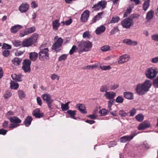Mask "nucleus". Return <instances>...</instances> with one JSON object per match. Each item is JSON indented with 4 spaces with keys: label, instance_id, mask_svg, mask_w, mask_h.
<instances>
[{
    "label": "nucleus",
    "instance_id": "obj_9",
    "mask_svg": "<svg viewBox=\"0 0 158 158\" xmlns=\"http://www.w3.org/2000/svg\"><path fill=\"white\" fill-rule=\"evenodd\" d=\"M106 1H102L99 2L97 4L94 5L93 7L95 8L96 10H98L100 9H102V10L106 7Z\"/></svg>",
    "mask_w": 158,
    "mask_h": 158
},
{
    "label": "nucleus",
    "instance_id": "obj_35",
    "mask_svg": "<svg viewBox=\"0 0 158 158\" xmlns=\"http://www.w3.org/2000/svg\"><path fill=\"white\" fill-rule=\"evenodd\" d=\"M115 100H109L107 102L108 105V111H110L111 110V106L114 103Z\"/></svg>",
    "mask_w": 158,
    "mask_h": 158
},
{
    "label": "nucleus",
    "instance_id": "obj_47",
    "mask_svg": "<svg viewBox=\"0 0 158 158\" xmlns=\"http://www.w3.org/2000/svg\"><path fill=\"white\" fill-rule=\"evenodd\" d=\"M68 55L67 54H63L60 56L58 58V60L59 61H61L65 60L67 57Z\"/></svg>",
    "mask_w": 158,
    "mask_h": 158
},
{
    "label": "nucleus",
    "instance_id": "obj_21",
    "mask_svg": "<svg viewBox=\"0 0 158 158\" xmlns=\"http://www.w3.org/2000/svg\"><path fill=\"white\" fill-rule=\"evenodd\" d=\"M22 28L23 26L21 25H15L11 27L10 29L12 33H16L19 30H20V29H22Z\"/></svg>",
    "mask_w": 158,
    "mask_h": 158
},
{
    "label": "nucleus",
    "instance_id": "obj_12",
    "mask_svg": "<svg viewBox=\"0 0 158 158\" xmlns=\"http://www.w3.org/2000/svg\"><path fill=\"white\" fill-rule=\"evenodd\" d=\"M129 59V56L127 54H124L120 56L119 58L118 63L123 64L128 61Z\"/></svg>",
    "mask_w": 158,
    "mask_h": 158
},
{
    "label": "nucleus",
    "instance_id": "obj_57",
    "mask_svg": "<svg viewBox=\"0 0 158 158\" xmlns=\"http://www.w3.org/2000/svg\"><path fill=\"white\" fill-rule=\"evenodd\" d=\"M152 39L155 41L158 42V34H155L152 36Z\"/></svg>",
    "mask_w": 158,
    "mask_h": 158
},
{
    "label": "nucleus",
    "instance_id": "obj_17",
    "mask_svg": "<svg viewBox=\"0 0 158 158\" xmlns=\"http://www.w3.org/2000/svg\"><path fill=\"white\" fill-rule=\"evenodd\" d=\"M106 29V27L104 25H102L98 27L95 30V32L97 35H100L104 32Z\"/></svg>",
    "mask_w": 158,
    "mask_h": 158
},
{
    "label": "nucleus",
    "instance_id": "obj_30",
    "mask_svg": "<svg viewBox=\"0 0 158 158\" xmlns=\"http://www.w3.org/2000/svg\"><path fill=\"white\" fill-rule=\"evenodd\" d=\"M59 20H56L53 21L52 23L53 28L55 30H57L59 27L60 24Z\"/></svg>",
    "mask_w": 158,
    "mask_h": 158
},
{
    "label": "nucleus",
    "instance_id": "obj_43",
    "mask_svg": "<svg viewBox=\"0 0 158 158\" xmlns=\"http://www.w3.org/2000/svg\"><path fill=\"white\" fill-rule=\"evenodd\" d=\"M13 45L15 47H19L22 45V43L21 41L19 40H14L13 41Z\"/></svg>",
    "mask_w": 158,
    "mask_h": 158
},
{
    "label": "nucleus",
    "instance_id": "obj_8",
    "mask_svg": "<svg viewBox=\"0 0 158 158\" xmlns=\"http://www.w3.org/2000/svg\"><path fill=\"white\" fill-rule=\"evenodd\" d=\"M133 22L132 19L129 18L123 19L121 22V24L124 28L129 29L133 25Z\"/></svg>",
    "mask_w": 158,
    "mask_h": 158
},
{
    "label": "nucleus",
    "instance_id": "obj_13",
    "mask_svg": "<svg viewBox=\"0 0 158 158\" xmlns=\"http://www.w3.org/2000/svg\"><path fill=\"white\" fill-rule=\"evenodd\" d=\"M123 43L130 46H136L138 43L137 41H134L130 39H126L123 41Z\"/></svg>",
    "mask_w": 158,
    "mask_h": 158
},
{
    "label": "nucleus",
    "instance_id": "obj_2",
    "mask_svg": "<svg viewBox=\"0 0 158 158\" xmlns=\"http://www.w3.org/2000/svg\"><path fill=\"white\" fill-rule=\"evenodd\" d=\"M78 52L81 53L83 52H87L90 50L92 46L91 42L89 41H81L78 43Z\"/></svg>",
    "mask_w": 158,
    "mask_h": 158
},
{
    "label": "nucleus",
    "instance_id": "obj_64",
    "mask_svg": "<svg viewBox=\"0 0 158 158\" xmlns=\"http://www.w3.org/2000/svg\"><path fill=\"white\" fill-rule=\"evenodd\" d=\"M14 112L10 111L6 113V117L9 118V117L11 116L14 115Z\"/></svg>",
    "mask_w": 158,
    "mask_h": 158
},
{
    "label": "nucleus",
    "instance_id": "obj_58",
    "mask_svg": "<svg viewBox=\"0 0 158 158\" xmlns=\"http://www.w3.org/2000/svg\"><path fill=\"white\" fill-rule=\"evenodd\" d=\"M130 116H133L135 115L136 113V110L135 108H133L130 111Z\"/></svg>",
    "mask_w": 158,
    "mask_h": 158
},
{
    "label": "nucleus",
    "instance_id": "obj_60",
    "mask_svg": "<svg viewBox=\"0 0 158 158\" xmlns=\"http://www.w3.org/2000/svg\"><path fill=\"white\" fill-rule=\"evenodd\" d=\"M131 8L128 9L127 11L125 12L124 15V17H125L129 15L131 12Z\"/></svg>",
    "mask_w": 158,
    "mask_h": 158
},
{
    "label": "nucleus",
    "instance_id": "obj_26",
    "mask_svg": "<svg viewBox=\"0 0 158 158\" xmlns=\"http://www.w3.org/2000/svg\"><path fill=\"white\" fill-rule=\"evenodd\" d=\"M22 59L18 57H15L12 60V62L15 65L19 66L20 65Z\"/></svg>",
    "mask_w": 158,
    "mask_h": 158
},
{
    "label": "nucleus",
    "instance_id": "obj_4",
    "mask_svg": "<svg viewBox=\"0 0 158 158\" xmlns=\"http://www.w3.org/2000/svg\"><path fill=\"white\" fill-rule=\"evenodd\" d=\"M42 46L40 47V51L39 52V59L41 61L48 60L49 58L48 49L47 48L43 49Z\"/></svg>",
    "mask_w": 158,
    "mask_h": 158
},
{
    "label": "nucleus",
    "instance_id": "obj_15",
    "mask_svg": "<svg viewBox=\"0 0 158 158\" xmlns=\"http://www.w3.org/2000/svg\"><path fill=\"white\" fill-rule=\"evenodd\" d=\"M29 5L27 3H22L19 6V10L21 13L26 12L28 10Z\"/></svg>",
    "mask_w": 158,
    "mask_h": 158
},
{
    "label": "nucleus",
    "instance_id": "obj_50",
    "mask_svg": "<svg viewBox=\"0 0 158 158\" xmlns=\"http://www.w3.org/2000/svg\"><path fill=\"white\" fill-rule=\"evenodd\" d=\"M110 49V46L109 45H105L101 47V50L103 52L106 51Z\"/></svg>",
    "mask_w": 158,
    "mask_h": 158
},
{
    "label": "nucleus",
    "instance_id": "obj_53",
    "mask_svg": "<svg viewBox=\"0 0 158 158\" xmlns=\"http://www.w3.org/2000/svg\"><path fill=\"white\" fill-rule=\"evenodd\" d=\"M118 85L117 84H114L110 85V89L114 90L118 88Z\"/></svg>",
    "mask_w": 158,
    "mask_h": 158
},
{
    "label": "nucleus",
    "instance_id": "obj_42",
    "mask_svg": "<svg viewBox=\"0 0 158 158\" xmlns=\"http://www.w3.org/2000/svg\"><path fill=\"white\" fill-rule=\"evenodd\" d=\"M2 48L3 49H6V50H9L11 48V45L8 44L6 43L3 44Z\"/></svg>",
    "mask_w": 158,
    "mask_h": 158
},
{
    "label": "nucleus",
    "instance_id": "obj_28",
    "mask_svg": "<svg viewBox=\"0 0 158 158\" xmlns=\"http://www.w3.org/2000/svg\"><path fill=\"white\" fill-rule=\"evenodd\" d=\"M32 120V118L31 117L28 116L25 119L24 123L26 126H29L31 124V122Z\"/></svg>",
    "mask_w": 158,
    "mask_h": 158
},
{
    "label": "nucleus",
    "instance_id": "obj_40",
    "mask_svg": "<svg viewBox=\"0 0 158 158\" xmlns=\"http://www.w3.org/2000/svg\"><path fill=\"white\" fill-rule=\"evenodd\" d=\"M135 118L138 121L141 122L144 119V116L142 114H139L136 116Z\"/></svg>",
    "mask_w": 158,
    "mask_h": 158
},
{
    "label": "nucleus",
    "instance_id": "obj_24",
    "mask_svg": "<svg viewBox=\"0 0 158 158\" xmlns=\"http://www.w3.org/2000/svg\"><path fill=\"white\" fill-rule=\"evenodd\" d=\"M10 122L15 124L20 123L21 122V120L17 117L15 116L10 118H9Z\"/></svg>",
    "mask_w": 158,
    "mask_h": 158
},
{
    "label": "nucleus",
    "instance_id": "obj_20",
    "mask_svg": "<svg viewBox=\"0 0 158 158\" xmlns=\"http://www.w3.org/2000/svg\"><path fill=\"white\" fill-rule=\"evenodd\" d=\"M76 106L82 113L86 114L87 113L86 107L84 105L81 104H78L76 105Z\"/></svg>",
    "mask_w": 158,
    "mask_h": 158
},
{
    "label": "nucleus",
    "instance_id": "obj_45",
    "mask_svg": "<svg viewBox=\"0 0 158 158\" xmlns=\"http://www.w3.org/2000/svg\"><path fill=\"white\" fill-rule=\"evenodd\" d=\"M108 111V110H106L105 109H102L100 110L99 112V113L101 115L105 116L107 114Z\"/></svg>",
    "mask_w": 158,
    "mask_h": 158
},
{
    "label": "nucleus",
    "instance_id": "obj_10",
    "mask_svg": "<svg viewBox=\"0 0 158 158\" xmlns=\"http://www.w3.org/2000/svg\"><path fill=\"white\" fill-rule=\"evenodd\" d=\"M104 95L106 99L109 100H115L114 98L116 95V93L113 92L109 91L106 92Z\"/></svg>",
    "mask_w": 158,
    "mask_h": 158
},
{
    "label": "nucleus",
    "instance_id": "obj_54",
    "mask_svg": "<svg viewBox=\"0 0 158 158\" xmlns=\"http://www.w3.org/2000/svg\"><path fill=\"white\" fill-rule=\"evenodd\" d=\"M153 85L155 87L158 88V76L154 80Z\"/></svg>",
    "mask_w": 158,
    "mask_h": 158
},
{
    "label": "nucleus",
    "instance_id": "obj_14",
    "mask_svg": "<svg viewBox=\"0 0 158 158\" xmlns=\"http://www.w3.org/2000/svg\"><path fill=\"white\" fill-rule=\"evenodd\" d=\"M89 12L88 10H86L83 13L81 18V21L83 22H86L89 16Z\"/></svg>",
    "mask_w": 158,
    "mask_h": 158
},
{
    "label": "nucleus",
    "instance_id": "obj_36",
    "mask_svg": "<svg viewBox=\"0 0 158 158\" xmlns=\"http://www.w3.org/2000/svg\"><path fill=\"white\" fill-rule=\"evenodd\" d=\"M12 95V93L10 91L7 90L6 91L4 94V98L5 99H7L10 98Z\"/></svg>",
    "mask_w": 158,
    "mask_h": 158
},
{
    "label": "nucleus",
    "instance_id": "obj_5",
    "mask_svg": "<svg viewBox=\"0 0 158 158\" xmlns=\"http://www.w3.org/2000/svg\"><path fill=\"white\" fill-rule=\"evenodd\" d=\"M158 71L156 69L150 68L147 69L145 72L146 77L150 79H152L156 75Z\"/></svg>",
    "mask_w": 158,
    "mask_h": 158
},
{
    "label": "nucleus",
    "instance_id": "obj_38",
    "mask_svg": "<svg viewBox=\"0 0 158 158\" xmlns=\"http://www.w3.org/2000/svg\"><path fill=\"white\" fill-rule=\"evenodd\" d=\"M120 20L119 17L115 16L112 17V19L110 22V23H117Z\"/></svg>",
    "mask_w": 158,
    "mask_h": 158
},
{
    "label": "nucleus",
    "instance_id": "obj_52",
    "mask_svg": "<svg viewBox=\"0 0 158 158\" xmlns=\"http://www.w3.org/2000/svg\"><path fill=\"white\" fill-rule=\"evenodd\" d=\"M116 102L119 103H122L123 101V99L122 97L121 96H118L115 100Z\"/></svg>",
    "mask_w": 158,
    "mask_h": 158
},
{
    "label": "nucleus",
    "instance_id": "obj_22",
    "mask_svg": "<svg viewBox=\"0 0 158 158\" xmlns=\"http://www.w3.org/2000/svg\"><path fill=\"white\" fill-rule=\"evenodd\" d=\"M10 87L11 89L17 90L19 87V84L17 82L11 81L10 82Z\"/></svg>",
    "mask_w": 158,
    "mask_h": 158
},
{
    "label": "nucleus",
    "instance_id": "obj_27",
    "mask_svg": "<svg viewBox=\"0 0 158 158\" xmlns=\"http://www.w3.org/2000/svg\"><path fill=\"white\" fill-rule=\"evenodd\" d=\"M154 12L153 10H151L149 11L147 14L146 19L148 21H149L153 17Z\"/></svg>",
    "mask_w": 158,
    "mask_h": 158
},
{
    "label": "nucleus",
    "instance_id": "obj_56",
    "mask_svg": "<svg viewBox=\"0 0 158 158\" xmlns=\"http://www.w3.org/2000/svg\"><path fill=\"white\" fill-rule=\"evenodd\" d=\"M118 31V29L117 27H114L112 29L110 32V35L114 34L116 32Z\"/></svg>",
    "mask_w": 158,
    "mask_h": 158
},
{
    "label": "nucleus",
    "instance_id": "obj_41",
    "mask_svg": "<svg viewBox=\"0 0 158 158\" xmlns=\"http://www.w3.org/2000/svg\"><path fill=\"white\" fill-rule=\"evenodd\" d=\"M128 114V113H126L123 110H120L118 112V114L121 117H125Z\"/></svg>",
    "mask_w": 158,
    "mask_h": 158
},
{
    "label": "nucleus",
    "instance_id": "obj_59",
    "mask_svg": "<svg viewBox=\"0 0 158 158\" xmlns=\"http://www.w3.org/2000/svg\"><path fill=\"white\" fill-rule=\"evenodd\" d=\"M51 78L52 80H54L57 79V80H58L59 79V76L57 74H53L51 76Z\"/></svg>",
    "mask_w": 158,
    "mask_h": 158
},
{
    "label": "nucleus",
    "instance_id": "obj_48",
    "mask_svg": "<svg viewBox=\"0 0 158 158\" xmlns=\"http://www.w3.org/2000/svg\"><path fill=\"white\" fill-rule=\"evenodd\" d=\"M77 49V48L76 46L75 45H73L69 51V54L71 55H72L76 52V50Z\"/></svg>",
    "mask_w": 158,
    "mask_h": 158
},
{
    "label": "nucleus",
    "instance_id": "obj_19",
    "mask_svg": "<svg viewBox=\"0 0 158 158\" xmlns=\"http://www.w3.org/2000/svg\"><path fill=\"white\" fill-rule=\"evenodd\" d=\"M135 135L129 136H123L121 138L120 142L122 143H125L127 141H129L132 139Z\"/></svg>",
    "mask_w": 158,
    "mask_h": 158
},
{
    "label": "nucleus",
    "instance_id": "obj_51",
    "mask_svg": "<svg viewBox=\"0 0 158 158\" xmlns=\"http://www.w3.org/2000/svg\"><path fill=\"white\" fill-rule=\"evenodd\" d=\"M10 51L9 50H4L2 52V55L4 57H7L10 54Z\"/></svg>",
    "mask_w": 158,
    "mask_h": 158
},
{
    "label": "nucleus",
    "instance_id": "obj_33",
    "mask_svg": "<svg viewBox=\"0 0 158 158\" xmlns=\"http://www.w3.org/2000/svg\"><path fill=\"white\" fill-rule=\"evenodd\" d=\"M76 111L69 110L67 111V113L69 115V116L71 118L76 119L75 117V115L76 114Z\"/></svg>",
    "mask_w": 158,
    "mask_h": 158
},
{
    "label": "nucleus",
    "instance_id": "obj_29",
    "mask_svg": "<svg viewBox=\"0 0 158 158\" xmlns=\"http://www.w3.org/2000/svg\"><path fill=\"white\" fill-rule=\"evenodd\" d=\"M38 56V54L35 52H31L29 54V58L33 61L36 60Z\"/></svg>",
    "mask_w": 158,
    "mask_h": 158
},
{
    "label": "nucleus",
    "instance_id": "obj_34",
    "mask_svg": "<svg viewBox=\"0 0 158 158\" xmlns=\"http://www.w3.org/2000/svg\"><path fill=\"white\" fill-rule=\"evenodd\" d=\"M149 0H147L143 3V10L145 11L147 10L149 6Z\"/></svg>",
    "mask_w": 158,
    "mask_h": 158
},
{
    "label": "nucleus",
    "instance_id": "obj_1",
    "mask_svg": "<svg viewBox=\"0 0 158 158\" xmlns=\"http://www.w3.org/2000/svg\"><path fill=\"white\" fill-rule=\"evenodd\" d=\"M152 85V81L146 80L142 84H139L136 86V90L138 94L140 95L144 94L149 90Z\"/></svg>",
    "mask_w": 158,
    "mask_h": 158
},
{
    "label": "nucleus",
    "instance_id": "obj_49",
    "mask_svg": "<svg viewBox=\"0 0 158 158\" xmlns=\"http://www.w3.org/2000/svg\"><path fill=\"white\" fill-rule=\"evenodd\" d=\"M107 87L106 85H103L101 87L100 91L101 92H107Z\"/></svg>",
    "mask_w": 158,
    "mask_h": 158
},
{
    "label": "nucleus",
    "instance_id": "obj_46",
    "mask_svg": "<svg viewBox=\"0 0 158 158\" xmlns=\"http://www.w3.org/2000/svg\"><path fill=\"white\" fill-rule=\"evenodd\" d=\"M97 65L96 64L94 65H89L85 66L84 69L89 70H92L94 68L97 67Z\"/></svg>",
    "mask_w": 158,
    "mask_h": 158
},
{
    "label": "nucleus",
    "instance_id": "obj_61",
    "mask_svg": "<svg viewBox=\"0 0 158 158\" xmlns=\"http://www.w3.org/2000/svg\"><path fill=\"white\" fill-rule=\"evenodd\" d=\"M151 62L154 64L158 63V56L152 58L151 60Z\"/></svg>",
    "mask_w": 158,
    "mask_h": 158
},
{
    "label": "nucleus",
    "instance_id": "obj_63",
    "mask_svg": "<svg viewBox=\"0 0 158 158\" xmlns=\"http://www.w3.org/2000/svg\"><path fill=\"white\" fill-rule=\"evenodd\" d=\"M72 23V20H69L65 22L62 21L61 23L63 24V25H70Z\"/></svg>",
    "mask_w": 158,
    "mask_h": 158
},
{
    "label": "nucleus",
    "instance_id": "obj_31",
    "mask_svg": "<svg viewBox=\"0 0 158 158\" xmlns=\"http://www.w3.org/2000/svg\"><path fill=\"white\" fill-rule=\"evenodd\" d=\"M124 97L128 99H133V96L132 94L130 92H126L124 93Z\"/></svg>",
    "mask_w": 158,
    "mask_h": 158
},
{
    "label": "nucleus",
    "instance_id": "obj_55",
    "mask_svg": "<svg viewBox=\"0 0 158 158\" xmlns=\"http://www.w3.org/2000/svg\"><path fill=\"white\" fill-rule=\"evenodd\" d=\"M90 34L89 31H86L83 34V37L84 38H88L89 37Z\"/></svg>",
    "mask_w": 158,
    "mask_h": 158
},
{
    "label": "nucleus",
    "instance_id": "obj_25",
    "mask_svg": "<svg viewBox=\"0 0 158 158\" xmlns=\"http://www.w3.org/2000/svg\"><path fill=\"white\" fill-rule=\"evenodd\" d=\"M22 75L19 74L17 75L15 74H14L11 75V77L13 80H15L17 81H20L22 80Z\"/></svg>",
    "mask_w": 158,
    "mask_h": 158
},
{
    "label": "nucleus",
    "instance_id": "obj_11",
    "mask_svg": "<svg viewBox=\"0 0 158 158\" xmlns=\"http://www.w3.org/2000/svg\"><path fill=\"white\" fill-rule=\"evenodd\" d=\"M151 126L149 123L148 121H145L140 124L138 126L139 130H143Z\"/></svg>",
    "mask_w": 158,
    "mask_h": 158
},
{
    "label": "nucleus",
    "instance_id": "obj_7",
    "mask_svg": "<svg viewBox=\"0 0 158 158\" xmlns=\"http://www.w3.org/2000/svg\"><path fill=\"white\" fill-rule=\"evenodd\" d=\"M31 61L29 59H25L23 62L22 69L25 73H29L31 71Z\"/></svg>",
    "mask_w": 158,
    "mask_h": 158
},
{
    "label": "nucleus",
    "instance_id": "obj_16",
    "mask_svg": "<svg viewBox=\"0 0 158 158\" xmlns=\"http://www.w3.org/2000/svg\"><path fill=\"white\" fill-rule=\"evenodd\" d=\"M33 115L36 118H40L43 117V114L40 112L39 109L34 110L32 112Z\"/></svg>",
    "mask_w": 158,
    "mask_h": 158
},
{
    "label": "nucleus",
    "instance_id": "obj_37",
    "mask_svg": "<svg viewBox=\"0 0 158 158\" xmlns=\"http://www.w3.org/2000/svg\"><path fill=\"white\" fill-rule=\"evenodd\" d=\"M35 30V27H32L26 29V32L28 35L34 32Z\"/></svg>",
    "mask_w": 158,
    "mask_h": 158
},
{
    "label": "nucleus",
    "instance_id": "obj_3",
    "mask_svg": "<svg viewBox=\"0 0 158 158\" xmlns=\"http://www.w3.org/2000/svg\"><path fill=\"white\" fill-rule=\"evenodd\" d=\"M38 38V35L37 33L33 34L31 37L23 41V46L26 47L31 46L33 43L36 41Z\"/></svg>",
    "mask_w": 158,
    "mask_h": 158
},
{
    "label": "nucleus",
    "instance_id": "obj_62",
    "mask_svg": "<svg viewBox=\"0 0 158 158\" xmlns=\"http://www.w3.org/2000/svg\"><path fill=\"white\" fill-rule=\"evenodd\" d=\"M19 126V124H15L13 123L12 124H11L9 126V128L10 129H13L14 128H15L16 127H18Z\"/></svg>",
    "mask_w": 158,
    "mask_h": 158
},
{
    "label": "nucleus",
    "instance_id": "obj_23",
    "mask_svg": "<svg viewBox=\"0 0 158 158\" xmlns=\"http://www.w3.org/2000/svg\"><path fill=\"white\" fill-rule=\"evenodd\" d=\"M103 14V12L99 13L98 14L94 16L93 19L91 21V24L95 23L97 21L101 19L102 18V16Z\"/></svg>",
    "mask_w": 158,
    "mask_h": 158
},
{
    "label": "nucleus",
    "instance_id": "obj_39",
    "mask_svg": "<svg viewBox=\"0 0 158 158\" xmlns=\"http://www.w3.org/2000/svg\"><path fill=\"white\" fill-rule=\"evenodd\" d=\"M18 95L20 99H22L25 97V94L22 90L18 91Z\"/></svg>",
    "mask_w": 158,
    "mask_h": 158
},
{
    "label": "nucleus",
    "instance_id": "obj_32",
    "mask_svg": "<svg viewBox=\"0 0 158 158\" xmlns=\"http://www.w3.org/2000/svg\"><path fill=\"white\" fill-rule=\"evenodd\" d=\"M70 103L69 102H67L65 104L63 103L61 104V108L62 110L64 111H66L69 110V104Z\"/></svg>",
    "mask_w": 158,
    "mask_h": 158
},
{
    "label": "nucleus",
    "instance_id": "obj_6",
    "mask_svg": "<svg viewBox=\"0 0 158 158\" xmlns=\"http://www.w3.org/2000/svg\"><path fill=\"white\" fill-rule=\"evenodd\" d=\"M54 40H57L55 43L53 45L52 49V50H54L56 51H57V49L61 47L63 40L61 38H58L57 36H55Z\"/></svg>",
    "mask_w": 158,
    "mask_h": 158
},
{
    "label": "nucleus",
    "instance_id": "obj_18",
    "mask_svg": "<svg viewBox=\"0 0 158 158\" xmlns=\"http://www.w3.org/2000/svg\"><path fill=\"white\" fill-rule=\"evenodd\" d=\"M43 99L46 102H51L52 101H53V100L51 96L48 94H43L42 95Z\"/></svg>",
    "mask_w": 158,
    "mask_h": 158
},
{
    "label": "nucleus",
    "instance_id": "obj_44",
    "mask_svg": "<svg viewBox=\"0 0 158 158\" xmlns=\"http://www.w3.org/2000/svg\"><path fill=\"white\" fill-rule=\"evenodd\" d=\"M100 68L102 70H107L111 69V67L110 65L105 66L100 65L99 66Z\"/></svg>",
    "mask_w": 158,
    "mask_h": 158
}]
</instances>
